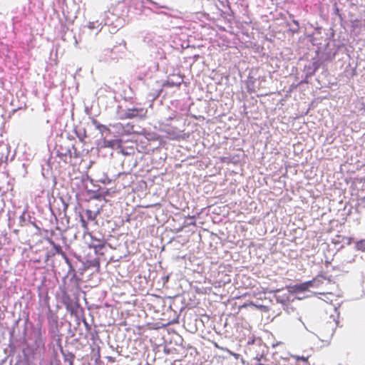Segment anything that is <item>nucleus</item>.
<instances>
[{"label":"nucleus","instance_id":"nucleus-5","mask_svg":"<svg viewBox=\"0 0 365 365\" xmlns=\"http://www.w3.org/2000/svg\"><path fill=\"white\" fill-rule=\"evenodd\" d=\"M48 241L53 246V248L55 250V252L53 253V255L55 254H58V255H61L63 258L67 259L66 255L63 251L62 247H61V245L55 244V242L52 240H51V239H49Z\"/></svg>","mask_w":365,"mask_h":365},{"label":"nucleus","instance_id":"nucleus-6","mask_svg":"<svg viewBox=\"0 0 365 365\" xmlns=\"http://www.w3.org/2000/svg\"><path fill=\"white\" fill-rule=\"evenodd\" d=\"M4 147L0 145V166L3 163L6 162L8 159V152L4 151Z\"/></svg>","mask_w":365,"mask_h":365},{"label":"nucleus","instance_id":"nucleus-8","mask_svg":"<svg viewBox=\"0 0 365 365\" xmlns=\"http://www.w3.org/2000/svg\"><path fill=\"white\" fill-rule=\"evenodd\" d=\"M81 226H82V227H83L85 230H88V223H87V222L85 220V219L83 218V217L82 215L81 216Z\"/></svg>","mask_w":365,"mask_h":365},{"label":"nucleus","instance_id":"nucleus-10","mask_svg":"<svg viewBox=\"0 0 365 365\" xmlns=\"http://www.w3.org/2000/svg\"><path fill=\"white\" fill-rule=\"evenodd\" d=\"M328 294L330 295L331 297H334V294L332 292H321V295H323L324 297H326L327 299H329V297H327Z\"/></svg>","mask_w":365,"mask_h":365},{"label":"nucleus","instance_id":"nucleus-9","mask_svg":"<svg viewBox=\"0 0 365 365\" xmlns=\"http://www.w3.org/2000/svg\"><path fill=\"white\" fill-rule=\"evenodd\" d=\"M86 215H87V217H88V220H94V217H93V212H92L91 210H87L86 211Z\"/></svg>","mask_w":365,"mask_h":365},{"label":"nucleus","instance_id":"nucleus-2","mask_svg":"<svg viewBox=\"0 0 365 365\" xmlns=\"http://www.w3.org/2000/svg\"><path fill=\"white\" fill-rule=\"evenodd\" d=\"M88 235L91 239L90 243L88 244V247L93 249L96 253H98L100 250L105 247V242L101 239H98L93 236L91 233H88Z\"/></svg>","mask_w":365,"mask_h":365},{"label":"nucleus","instance_id":"nucleus-1","mask_svg":"<svg viewBox=\"0 0 365 365\" xmlns=\"http://www.w3.org/2000/svg\"><path fill=\"white\" fill-rule=\"evenodd\" d=\"M146 114V110L143 108H133L127 109L123 117V119L133 118L135 117H145Z\"/></svg>","mask_w":365,"mask_h":365},{"label":"nucleus","instance_id":"nucleus-4","mask_svg":"<svg viewBox=\"0 0 365 365\" xmlns=\"http://www.w3.org/2000/svg\"><path fill=\"white\" fill-rule=\"evenodd\" d=\"M310 285V282H305L300 284H295L287 287V289L291 293L303 292L306 291Z\"/></svg>","mask_w":365,"mask_h":365},{"label":"nucleus","instance_id":"nucleus-7","mask_svg":"<svg viewBox=\"0 0 365 365\" xmlns=\"http://www.w3.org/2000/svg\"><path fill=\"white\" fill-rule=\"evenodd\" d=\"M180 85H181V82L175 83L170 81H167L166 83H165V86H168V87L180 86Z\"/></svg>","mask_w":365,"mask_h":365},{"label":"nucleus","instance_id":"nucleus-11","mask_svg":"<svg viewBox=\"0 0 365 365\" xmlns=\"http://www.w3.org/2000/svg\"><path fill=\"white\" fill-rule=\"evenodd\" d=\"M4 152H8V151H7V148H4Z\"/></svg>","mask_w":365,"mask_h":365},{"label":"nucleus","instance_id":"nucleus-3","mask_svg":"<svg viewBox=\"0 0 365 365\" xmlns=\"http://www.w3.org/2000/svg\"><path fill=\"white\" fill-rule=\"evenodd\" d=\"M321 312L323 310L327 314H330V317H333V313L336 312V306L333 304L332 299H331V302L329 303L325 299L321 298Z\"/></svg>","mask_w":365,"mask_h":365}]
</instances>
